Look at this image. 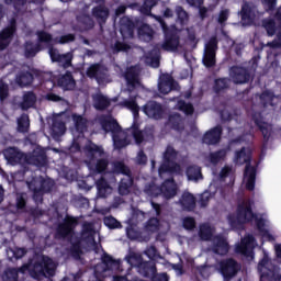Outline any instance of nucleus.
Instances as JSON below:
<instances>
[{"mask_svg": "<svg viewBox=\"0 0 281 281\" xmlns=\"http://www.w3.org/2000/svg\"><path fill=\"white\" fill-rule=\"evenodd\" d=\"M135 183V179L133 176L123 177L119 183V194L121 196H128L133 190V184Z\"/></svg>", "mask_w": 281, "mask_h": 281, "instance_id": "nucleus-27", "label": "nucleus"}, {"mask_svg": "<svg viewBox=\"0 0 281 281\" xmlns=\"http://www.w3.org/2000/svg\"><path fill=\"white\" fill-rule=\"evenodd\" d=\"M222 136L223 127L221 125H216L203 135L202 144H206V146H216V144L221 143Z\"/></svg>", "mask_w": 281, "mask_h": 281, "instance_id": "nucleus-16", "label": "nucleus"}, {"mask_svg": "<svg viewBox=\"0 0 281 281\" xmlns=\"http://www.w3.org/2000/svg\"><path fill=\"white\" fill-rule=\"evenodd\" d=\"M58 85L65 91H74V89L76 88V80L74 79V75H71V72L67 71L64 76H61L58 79Z\"/></svg>", "mask_w": 281, "mask_h": 281, "instance_id": "nucleus-32", "label": "nucleus"}, {"mask_svg": "<svg viewBox=\"0 0 281 281\" xmlns=\"http://www.w3.org/2000/svg\"><path fill=\"white\" fill-rule=\"evenodd\" d=\"M179 203L186 212H192L196 207V198L190 192L182 193Z\"/></svg>", "mask_w": 281, "mask_h": 281, "instance_id": "nucleus-28", "label": "nucleus"}, {"mask_svg": "<svg viewBox=\"0 0 281 281\" xmlns=\"http://www.w3.org/2000/svg\"><path fill=\"white\" fill-rule=\"evenodd\" d=\"M124 78L128 85V87H132L135 89L137 85H139V71L137 70V67L131 66L125 70Z\"/></svg>", "mask_w": 281, "mask_h": 281, "instance_id": "nucleus-29", "label": "nucleus"}, {"mask_svg": "<svg viewBox=\"0 0 281 281\" xmlns=\"http://www.w3.org/2000/svg\"><path fill=\"white\" fill-rule=\"evenodd\" d=\"M186 172L189 181H199L200 179H203V173H201V167L196 165L189 166Z\"/></svg>", "mask_w": 281, "mask_h": 281, "instance_id": "nucleus-41", "label": "nucleus"}, {"mask_svg": "<svg viewBox=\"0 0 281 281\" xmlns=\"http://www.w3.org/2000/svg\"><path fill=\"white\" fill-rule=\"evenodd\" d=\"M157 3H159V0H144L140 12H143V14H146L147 16L150 15L153 9L155 8V5H157Z\"/></svg>", "mask_w": 281, "mask_h": 281, "instance_id": "nucleus-58", "label": "nucleus"}, {"mask_svg": "<svg viewBox=\"0 0 281 281\" xmlns=\"http://www.w3.org/2000/svg\"><path fill=\"white\" fill-rule=\"evenodd\" d=\"M138 38L145 43H150L155 38V30L148 24H143L138 27Z\"/></svg>", "mask_w": 281, "mask_h": 281, "instance_id": "nucleus-33", "label": "nucleus"}, {"mask_svg": "<svg viewBox=\"0 0 281 281\" xmlns=\"http://www.w3.org/2000/svg\"><path fill=\"white\" fill-rule=\"evenodd\" d=\"M231 78L235 85H247L251 80V72L243 66H232Z\"/></svg>", "mask_w": 281, "mask_h": 281, "instance_id": "nucleus-12", "label": "nucleus"}, {"mask_svg": "<svg viewBox=\"0 0 281 281\" xmlns=\"http://www.w3.org/2000/svg\"><path fill=\"white\" fill-rule=\"evenodd\" d=\"M251 243H254V236L245 237L241 243L235 247L236 254H240L241 256H245V258H254Z\"/></svg>", "mask_w": 281, "mask_h": 281, "instance_id": "nucleus-21", "label": "nucleus"}, {"mask_svg": "<svg viewBox=\"0 0 281 281\" xmlns=\"http://www.w3.org/2000/svg\"><path fill=\"white\" fill-rule=\"evenodd\" d=\"M83 151L90 164L95 161L98 157H104V147L97 145L92 140H89V143L85 145Z\"/></svg>", "mask_w": 281, "mask_h": 281, "instance_id": "nucleus-18", "label": "nucleus"}, {"mask_svg": "<svg viewBox=\"0 0 281 281\" xmlns=\"http://www.w3.org/2000/svg\"><path fill=\"white\" fill-rule=\"evenodd\" d=\"M56 262L47 255H43L40 260L29 259L20 268H15L19 273H29L33 280L41 278H54L56 276Z\"/></svg>", "mask_w": 281, "mask_h": 281, "instance_id": "nucleus-2", "label": "nucleus"}, {"mask_svg": "<svg viewBox=\"0 0 281 281\" xmlns=\"http://www.w3.org/2000/svg\"><path fill=\"white\" fill-rule=\"evenodd\" d=\"M121 106H125V109H128L132 111L134 117L139 116V105L137 104V101L135 99H126L121 103Z\"/></svg>", "mask_w": 281, "mask_h": 281, "instance_id": "nucleus-45", "label": "nucleus"}, {"mask_svg": "<svg viewBox=\"0 0 281 281\" xmlns=\"http://www.w3.org/2000/svg\"><path fill=\"white\" fill-rule=\"evenodd\" d=\"M52 131L54 135H65V132L67 131V126L65 125V122L61 120H53L52 124Z\"/></svg>", "mask_w": 281, "mask_h": 281, "instance_id": "nucleus-51", "label": "nucleus"}, {"mask_svg": "<svg viewBox=\"0 0 281 281\" xmlns=\"http://www.w3.org/2000/svg\"><path fill=\"white\" fill-rule=\"evenodd\" d=\"M3 155L9 164L16 166V164H25L27 154L20 151L19 147H9L4 149Z\"/></svg>", "mask_w": 281, "mask_h": 281, "instance_id": "nucleus-15", "label": "nucleus"}, {"mask_svg": "<svg viewBox=\"0 0 281 281\" xmlns=\"http://www.w3.org/2000/svg\"><path fill=\"white\" fill-rule=\"evenodd\" d=\"M108 168H109V159L106 158H100L94 164V172H97V175H104Z\"/></svg>", "mask_w": 281, "mask_h": 281, "instance_id": "nucleus-55", "label": "nucleus"}, {"mask_svg": "<svg viewBox=\"0 0 281 281\" xmlns=\"http://www.w3.org/2000/svg\"><path fill=\"white\" fill-rule=\"evenodd\" d=\"M60 57L61 59L57 60V63H59L64 69H69V67H71V61L74 60V55H71V53H66L61 54Z\"/></svg>", "mask_w": 281, "mask_h": 281, "instance_id": "nucleus-62", "label": "nucleus"}, {"mask_svg": "<svg viewBox=\"0 0 281 281\" xmlns=\"http://www.w3.org/2000/svg\"><path fill=\"white\" fill-rule=\"evenodd\" d=\"M43 47L41 44H34L32 41L24 43V56L25 58H34Z\"/></svg>", "mask_w": 281, "mask_h": 281, "instance_id": "nucleus-37", "label": "nucleus"}, {"mask_svg": "<svg viewBox=\"0 0 281 281\" xmlns=\"http://www.w3.org/2000/svg\"><path fill=\"white\" fill-rule=\"evenodd\" d=\"M112 140H113V145H114L115 150H122V148H126V146H128V144H131L128 142V138L120 137V133H116V134L112 135Z\"/></svg>", "mask_w": 281, "mask_h": 281, "instance_id": "nucleus-46", "label": "nucleus"}, {"mask_svg": "<svg viewBox=\"0 0 281 281\" xmlns=\"http://www.w3.org/2000/svg\"><path fill=\"white\" fill-rule=\"evenodd\" d=\"M145 194H147L148 196H151L154 199H157V196H161V187L151 183V184H147L144 189Z\"/></svg>", "mask_w": 281, "mask_h": 281, "instance_id": "nucleus-50", "label": "nucleus"}, {"mask_svg": "<svg viewBox=\"0 0 281 281\" xmlns=\"http://www.w3.org/2000/svg\"><path fill=\"white\" fill-rule=\"evenodd\" d=\"M91 16H93L98 25H100V27L102 29L104 27V25H106L109 16H111V10H109V7H106V4H98L92 8Z\"/></svg>", "mask_w": 281, "mask_h": 281, "instance_id": "nucleus-13", "label": "nucleus"}, {"mask_svg": "<svg viewBox=\"0 0 281 281\" xmlns=\"http://www.w3.org/2000/svg\"><path fill=\"white\" fill-rule=\"evenodd\" d=\"M101 260L109 270L113 269V267H117V260L113 259V257L109 254H104Z\"/></svg>", "mask_w": 281, "mask_h": 281, "instance_id": "nucleus-63", "label": "nucleus"}, {"mask_svg": "<svg viewBox=\"0 0 281 281\" xmlns=\"http://www.w3.org/2000/svg\"><path fill=\"white\" fill-rule=\"evenodd\" d=\"M14 36H16V19L12 18L9 24L0 31V52L10 47Z\"/></svg>", "mask_w": 281, "mask_h": 281, "instance_id": "nucleus-9", "label": "nucleus"}, {"mask_svg": "<svg viewBox=\"0 0 281 281\" xmlns=\"http://www.w3.org/2000/svg\"><path fill=\"white\" fill-rule=\"evenodd\" d=\"M15 209L20 214L27 212V193L21 192L15 195Z\"/></svg>", "mask_w": 281, "mask_h": 281, "instance_id": "nucleus-36", "label": "nucleus"}, {"mask_svg": "<svg viewBox=\"0 0 281 281\" xmlns=\"http://www.w3.org/2000/svg\"><path fill=\"white\" fill-rule=\"evenodd\" d=\"M78 225V220L74 216L67 215L64 218V223H60L57 226V232L55 238L58 240H65L68 238L70 241L69 254L75 260H80L82 257V243H87L88 245H95V237L93 235H80L79 237L74 238V228ZM74 238V239H72Z\"/></svg>", "mask_w": 281, "mask_h": 281, "instance_id": "nucleus-1", "label": "nucleus"}, {"mask_svg": "<svg viewBox=\"0 0 281 281\" xmlns=\"http://www.w3.org/2000/svg\"><path fill=\"white\" fill-rule=\"evenodd\" d=\"M254 153L249 147H241L235 151L234 162L237 166H245L244 178L246 179V190L254 192L256 190V176L258 175V168L251 166Z\"/></svg>", "mask_w": 281, "mask_h": 281, "instance_id": "nucleus-4", "label": "nucleus"}, {"mask_svg": "<svg viewBox=\"0 0 281 281\" xmlns=\"http://www.w3.org/2000/svg\"><path fill=\"white\" fill-rule=\"evenodd\" d=\"M88 78H94L97 82L104 80V67L100 64H93L87 69Z\"/></svg>", "mask_w": 281, "mask_h": 281, "instance_id": "nucleus-31", "label": "nucleus"}, {"mask_svg": "<svg viewBox=\"0 0 281 281\" xmlns=\"http://www.w3.org/2000/svg\"><path fill=\"white\" fill-rule=\"evenodd\" d=\"M213 252L217 256H227L229 254V243L222 235L213 238Z\"/></svg>", "mask_w": 281, "mask_h": 281, "instance_id": "nucleus-23", "label": "nucleus"}, {"mask_svg": "<svg viewBox=\"0 0 281 281\" xmlns=\"http://www.w3.org/2000/svg\"><path fill=\"white\" fill-rule=\"evenodd\" d=\"M36 104V93L34 91H27L23 94L22 102L20 104L22 111H27Z\"/></svg>", "mask_w": 281, "mask_h": 281, "instance_id": "nucleus-35", "label": "nucleus"}, {"mask_svg": "<svg viewBox=\"0 0 281 281\" xmlns=\"http://www.w3.org/2000/svg\"><path fill=\"white\" fill-rule=\"evenodd\" d=\"M228 19H229V9L221 10L218 15H217L218 25H221L222 27H225Z\"/></svg>", "mask_w": 281, "mask_h": 281, "instance_id": "nucleus-64", "label": "nucleus"}, {"mask_svg": "<svg viewBox=\"0 0 281 281\" xmlns=\"http://www.w3.org/2000/svg\"><path fill=\"white\" fill-rule=\"evenodd\" d=\"M263 27H265L268 36H276V32H277L276 20L265 21Z\"/></svg>", "mask_w": 281, "mask_h": 281, "instance_id": "nucleus-61", "label": "nucleus"}, {"mask_svg": "<svg viewBox=\"0 0 281 281\" xmlns=\"http://www.w3.org/2000/svg\"><path fill=\"white\" fill-rule=\"evenodd\" d=\"M30 131V115L23 113L18 119V133H29Z\"/></svg>", "mask_w": 281, "mask_h": 281, "instance_id": "nucleus-44", "label": "nucleus"}, {"mask_svg": "<svg viewBox=\"0 0 281 281\" xmlns=\"http://www.w3.org/2000/svg\"><path fill=\"white\" fill-rule=\"evenodd\" d=\"M220 273L223 278H236L238 271H240V263L234 258L222 259L218 262Z\"/></svg>", "mask_w": 281, "mask_h": 281, "instance_id": "nucleus-10", "label": "nucleus"}, {"mask_svg": "<svg viewBox=\"0 0 281 281\" xmlns=\"http://www.w3.org/2000/svg\"><path fill=\"white\" fill-rule=\"evenodd\" d=\"M72 120L75 122L76 131L78 133H85V130L87 128V119L80 114H74Z\"/></svg>", "mask_w": 281, "mask_h": 281, "instance_id": "nucleus-47", "label": "nucleus"}, {"mask_svg": "<svg viewBox=\"0 0 281 281\" xmlns=\"http://www.w3.org/2000/svg\"><path fill=\"white\" fill-rule=\"evenodd\" d=\"M95 184H97L98 195L101 199H106V195L109 194V190H111V184H109V181H106L104 177H101L99 180H97Z\"/></svg>", "mask_w": 281, "mask_h": 281, "instance_id": "nucleus-39", "label": "nucleus"}, {"mask_svg": "<svg viewBox=\"0 0 281 281\" xmlns=\"http://www.w3.org/2000/svg\"><path fill=\"white\" fill-rule=\"evenodd\" d=\"M37 70H20L15 76V83L21 89H25V87H32L34 83V76H36Z\"/></svg>", "mask_w": 281, "mask_h": 281, "instance_id": "nucleus-17", "label": "nucleus"}, {"mask_svg": "<svg viewBox=\"0 0 281 281\" xmlns=\"http://www.w3.org/2000/svg\"><path fill=\"white\" fill-rule=\"evenodd\" d=\"M25 164L43 168V166H46L47 164V154L43 149L34 150L33 154H26Z\"/></svg>", "mask_w": 281, "mask_h": 281, "instance_id": "nucleus-19", "label": "nucleus"}, {"mask_svg": "<svg viewBox=\"0 0 281 281\" xmlns=\"http://www.w3.org/2000/svg\"><path fill=\"white\" fill-rule=\"evenodd\" d=\"M226 157H227V150L220 149L209 155V161L213 164V166H216V164H221V161H223Z\"/></svg>", "mask_w": 281, "mask_h": 281, "instance_id": "nucleus-43", "label": "nucleus"}, {"mask_svg": "<svg viewBox=\"0 0 281 281\" xmlns=\"http://www.w3.org/2000/svg\"><path fill=\"white\" fill-rule=\"evenodd\" d=\"M144 254L145 256H147V258H149V261L155 262L158 258H161V256L159 255V250H157V247L155 246L147 247Z\"/></svg>", "mask_w": 281, "mask_h": 281, "instance_id": "nucleus-60", "label": "nucleus"}, {"mask_svg": "<svg viewBox=\"0 0 281 281\" xmlns=\"http://www.w3.org/2000/svg\"><path fill=\"white\" fill-rule=\"evenodd\" d=\"M132 135L137 146L144 144L145 139H153V133L148 134V132H142V130L137 127L133 130Z\"/></svg>", "mask_w": 281, "mask_h": 281, "instance_id": "nucleus-42", "label": "nucleus"}, {"mask_svg": "<svg viewBox=\"0 0 281 281\" xmlns=\"http://www.w3.org/2000/svg\"><path fill=\"white\" fill-rule=\"evenodd\" d=\"M161 226V222L157 217H150L145 225V228L147 232H151V234H155L159 231Z\"/></svg>", "mask_w": 281, "mask_h": 281, "instance_id": "nucleus-53", "label": "nucleus"}, {"mask_svg": "<svg viewBox=\"0 0 281 281\" xmlns=\"http://www.w3.org/2000/svg\"><path fill=\"white\" fill-rule=\"evenodd\" d=\"M126 260L133 269H136L138 276L150 280L157 273V262L146 261L139 254H132L126 257Z\"/></svg>", "mask_w": 281, "mask_h": 281, "instance_id": "nucleus-6", "label": "nucleus"}, {"mask_svg": "<svg viewBox=\"0 0 281 281\" xmlns=\"http://www.w3.org/2000/svg\"><path fill=\"white\" fill-rule=\"evenodd\" d=\"M179 156V151L175 149L172 146H167L164 153V164L160 165L158 172L159 175H175V172H181V165L177 164V157Z\"/></svg>", "mask_w": 281, "mask_h": 281, "instance_id": "nucleus-7", "label": "nucleus"}, {"mask_svg": "<svg viewBox=\"0 0 281 281\" xmlns=\"http://www.w3.org/2000/svg\"><path fill=\"white\" fill-rule=\"evenodd\" d=\"M218 50V38L212 36L204 46L202 63L206 69L216 67V52Z\"/></svg>", "mask_w": 281, "mask_h": 281, "instance_id": "nucleus-8", "label": "nucleus"}, {"mask_svg": "<svg viewBox=\"0 0 281 281\" xmlns=\"http://www.w3.org/2000/svg\"><path fill=\"white\" fill-rule=\"evenodd\" d=\"M212 228L207 224L200 225L199 238L200 240H212Z\"/></svg>", "mask_w": 281, "mask_h": 281, "instance_id": "nucleus-49", "label": "nucleus"}, {"mask_svg": "<svg viewBox=\"0 0 281 281\" xmlns=\"http://www.w3.org/2000/svg\"><path fill=\"white\" fill-rule=\"evenodd\" d=\"M228 221L233 229H238V227H243L247 223H254V221H256L257 229L260 234L267 229L265 228V220L258 218V215L254 213V200L251 199L238 204L236 217L231 216Z\"/></svg>", "mask_w": 281, "mask_h": 281, "instance_id": "nucleus-3", "label": "nucleus"}, {"mask_svg": "<svg viewBox=\"0 0 281 281\" xmlns=\"http://www.w3.org/2000/svg\"><path fill=\"white\" fill-rule=\"evenodd\" d=\"M168 123L173 131H181V114L175 113L169 115Z\"/></svg>", "mask_w": 281, "mask_h": 281, "instance_id": "nucleus-54", "label": "nucleus"}, {"mask_svg": "<svg viewBox=\"0 0 281 281\" xmlns=\"http://www.w3.org/2000/svg\"><path fill=\"white\" fill-rule=\"evenodd\" d=\"M160 190H161V195L165 199H175V196H177V190H178L177 182H175L173 178L167 179L161 183Z\"/></svg>", "mask_w": 281, "mask_h": 281, "instance_id": "nucleus-25", "label": "nucleus"}, {"mask_svg": "<svg viewBox=\"0 0 281 281\" xmlns=\"http://www.w3.org/2000/svg\"><path fill=\"white\" fill-rule=\"evenodd\" d=\"M176 14H177L176 23L180 25V27H186V25L190 23V15L188 14V11L183 9V7H177Z\"/></svg>", "mask_w": 281, "mask_h": 281, "instance_id": "nucleus-38", "label": "nucleus"}, {"mask_svg": "<svg viewBox=\"0 0 281 281\" xmlns=\"http://www.w3.org/2000/svg\"><path fill=\"white\" fill-rule=\"evenodd\" d=\"M177 81L169 74H165L160 77V81L158 82V91L162 95H168L170 91L177 90Z\"/></svg>", "mask_w": 281, "mask_h": 281, "instance_id": "nucleus-20", "label": "nucleus"}, {"mask_svg": "<svg viewBox=\"0 0 281 281\" xmlns=\"http://www.w3.org/2000/svg\"><path fill=\"white\" fill-rule=\"evenodd\" d=\"M77 21L85 25L86 30H93L95 23L93 22V19H91V15L89 14H82L77 18Z\"/></svg>", "mask_w": 281, "mask_h": 281, "instance_id": "nucleus-59", "label": "nucleus"}, {"mask_svg": "<svg viewBox=\"0 0 281 281\" xmlns=\"http://www.w3.org/2000/svg\"><path fill=\"white\" fill-rule=\"evenodd\" d=\"M36 36L38 43H45L47 45L48 54L53 63H58V60H61L63 54L58 53V50L54 47V44H52L54 36H52L50 33L42 30L36 32Z\"/></svg>", "mask_w": 281, "mask_h": 281, "instance_id": "nucleus-11", "label": "nucleus"}, {"mask_svg": "<svg viewBox=\"0 0 281 281\" xmlns=\"http://www.w3.org/2000/svg\"><path fill=\"white\" fill-rule=\"evenodd\" d=\"M143 112L147 117H150L151 120H162L164 119V106H161V103L157 101H148L143 106Z\"/></svg>", "mask_w": 281, "mask_h": 281, "instance_id": "nucleus-14", "label": "nucleus"}, {"mask_svg": "<svg viewBox=\"0 0 281 281\" xmlns=\"http://www.w3.org/2000/svg\"><path fill=\"white\" fill-rule=\"evenodd\" d=\"M120 32L123 38H133L135 36V22L130 18L122 19Z\"/></svg>", "mask_w": 281, "mask_h": 281, "instance_id": "nucleus-26", "label": "nucleus"}, {"mask_svg": "<svg viewBox=\"0 0 281 281\" xmlns=\"http://www.w3.org/2000/svg\"><path fill=\"white\" fill-rule=\"evenodd\" d=\"M252 122L258 127L260 133L262 134L263 142H269L271 137V132L269 131V123L265 122L261 113L252 114Z\"/></svg>", "mask_w": 281, "mask_h": 281, "instance_id": "nucleus-22", "label": "nucleus"}, {"mask_svg": "<svg viewBox=\"0 0 281 281\" xmlns=\"http://www.w3.org/2000/svg\"><path fill=\"white\" fill-rule=\"evenodd\" d=\"M103 223L109 229H122V223L113 217V215L104 217Z\"/></svg>", "mask_w": 281, "mask_h": 281, "instance_id": "nucleus-56", "label": "nucleus"}, {"mask_svg": "<svg viewBox=\"0 0 281 281\" xmlns=\"http://www.w3.org/2000/svg\"><path fill=\"white\" fill-rule=\"evenodd\" d=\"M101 128L105 133H112L113 135H116L122 131V126H120V123H117V120L106 116L100 120Z\"/></svg>", "mask_w": 281, "mask_h": 281, "instance_id": "nucleus-24", "label": "nucleus"}, {"mask_svg": "<svg viewBox=\"0 0 281 281\" xmlns=\"http://www.w3.org/2000/svg\"><path fill=\"white\" fill-rule=\"evenodd\" d=\"M177 106L184 115H194V105L192 103H188L186 100H179Z\"/></svg>", "mask_w": 281, "mask_h": 281, "instance_id": "nucleus-48", "label": "nucleus"}, {"mask_svg": "<svg viewBox=\"0 0 281 281\" xmlns=\"http://www.w3.org/2000/svg\"><path fill=\"white\" fill-rule=\"evenodd\" d=\"M3 281H19V271L16 268H8L2 274Z\"/></svg>", "mask_w": 281, "mask_h": 281, "instance_id": "nucleus-57", "label": "nucleus"}, {"mask_svg": "<svg viewBox=\"0 0 281 281\" xmlns=\"http://www.w3.org/2000/svg\"><path fill=\"white\" fill-rule=\"evenodd\" d=\"M243 25H254V10L249 2H244L240 10Z\"/></svg>", "mask_w": 281, "mask_h": 281, "instance_id": "nucleus-30", "label": "nucleus"}, {"mask_svg": "<svg viewBox=\"0 0 281 281\" xmlns=\"http://www.w3.org/2000/svg\"><path fill=\"white\" fill-rule=\"evenodd\" d=\"M213 89L216 93H221V91H225V89H229V79L227 78L215 79Z\"/></svg>", "mask_w": 281, "mask_h": 281, "instance_id": "nucleus-52", "label": "nucleus"}, {"mask_svg": "<svg viewBox=\"0 0 281 281\" xmlns=\"http://www.w3.org/2000/svg\"><path fill=\"white\" fill-rule=\"evenodd\" d=\"M111 106V99H108L104 94H97L94 98V109L97 111H106Z\"/></svg>", "mask_w": 281, "mask_h": 281, "instance_id": "nucleus-40", "label": "nucleus"}, {"mask_svg": "<svg viewBox=\"0 0 281 281\" xmlns=\"http://www.w3.org/2000/svg\"><path fill=\"white\" fill-rule=\"evenodd\" d=\"M112 175H123L124 177H131L133 176V171H131V168L124 164V161H113L112 162Z\"/></svg>", "mask_w": 281, "mask_h": 281, "instance_id": "nucleus-34", "label": "nucleus"}, {"mask_svg": "<svg viewBox=\"0 0 281 281\" xmlns=\"http://www.w3.org/2000/svg\"><path fill=\"white\" fill-rule=\"evenodd\" d=\"M156 21L160 23V27L164 34L161 49H164V52H177V49H179V46L181 45V35H179L177 26H168V24L161 16H157Z\"/></svg>", "mask_w": 281, "mask_h": 281, "instance_id": "nucleus-5", "label": "nucleus"}]
</instances>
